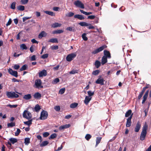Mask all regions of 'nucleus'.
<instances>
[{"instance_id": "7ed1b4c3", "label": "nucleus", "mask_w": 151, "mask_h": 151, "mask_svg": "<svg viewBox=\"0 0 151 151\" xmlns=\"http://www.w3.org/2000/svg\"><path fill=\"white\" fill-rule=\"evenodd\" d=\"M23 118L29 120L32 118V114L29 111L25 110L23 112Z\"/></svg>"}, {"instance_id": "f704fd0d", "label": "nucleus", "mask_w": 151, "mask_h": 151, "mask_svg": "<svg viewBox=\"0 0 151 151\" xmlns=\"http://www.w3.org/2000/svg\"><path fill=\"white\" fill-rule=\"evenodd\" d=\"M63 31L61 29L55 30L52 33L53 34H60L63 32Z\"/></svg>"}, {"instance_id": "37998d69", "label": "nucleus", "mask_w": 151, "mask_h": 151, "mask_svg": "<svg viewBox=\"0 0 151 151\" xmlns=\"http://www.w3.org/2000/svg\"><path fill=\"white\" fill-rule=\"evenodd\" d=\"M20 47L22 50H27V47L24 44H22L20 45Z\"/></svg>"}, {"instance_id": "09e8293b", "label": "nucleus", "mask_w": 151, "mask_h": 151, "mask_svg": "<svg viewBox=\"0 0 151 151\" xmlns=\"http://www.w3.org/2000/svg\"><path fill=\"white\" fill-rule=\"evenodd\" d=\"M86 33H84L82 35V38L85 41H87L88 40V38L86 36Z\"/></svg>"}, {"instance_id": "58836bf2", "label": "nucleus", "mask_w": 151, "mask_h": 151, "mask_svg": "<svg viewBox=\"0 0 151 151\" xmlns=\"http://www.w3.org/2000/svg\"><path fill=\"white\" fill-rule=\"evenodd\" d=\"M59 79L58 78H56L52 81V83L53 84H56L58 82H59Z\"/></svg>"}, {"instance_id": "6ab92c4d", "label": "nucleus", "mask_w": 151, "mask_h": 151, "mask_svg": "<svg viewBox=\"0 0 151 151\" xmlns=\"http://www.w3.org/2000/svg\"><path fill=\"white\" fill-rule=\"evenodd\" d=\"M33 96L35 99H40L41 97V95L39 93L37 92L34 94Z\"/></svg>"}, {"instance_id": "412c9836", "label": "nucleus", "mask_w": 151, "mask_h": 151, "mask_svg": "<svg viewBox=\"0 0 151 151\" xmlns=\"http://www.w3.org/2000/svg\"><path fill=\"white\" fill-rule=\"evenodd\" d=\"M107 58L105 56H103L101 59V64L103 65L107 62Z\"/></svg>"}, {"instance_id": "5fc2aeb1", "label": "nucleus", "mask_w": 151, "mask_h": 151, "mask_svg": "<svg viewBox=\"0 0 151 151\" xmlns=\"http://www.w3.org/2000/svg\"><path fill=\"white\" fill-rule=\"evenodd\" d=\"M48 56V54H44L42 55L41 56V58L42 59H45L46 58H47Z\"/></svg>"}, {"instance_id": "8fccbe9b", "label": "nucleus", "mask_w": 151, "mask_h": 151, "mask_svg": "<svg viewBox=\"0 0 151 151\" xmlns=\"http://www.w3.org/2000/svg\"><path fill=\"white\" fill-rule=\"evenodd\" d=\"M65 91V88H61L60 89L59 91V93L61 94H63Z\"/></svg>"}, {"instance_id": "b1692460", "label": "nucleus", "mask_w": 151, "mask_h": 151, "mask_svg": "<svg viewBox=\"0 0 151 151\" xmlns=\"http://www.w3.org/2000/svg\"><path fill=\"white\" fill-rule=\"evenodd\" d=\"M9 140L13 144H14L17 141V139L16 138H11L9 139Z\"/></svg>"}, {"instance_id": "39448f33", "label": "nucleus", "mask_w": 151, "mask_h": 151, "mask_svg": "<svg viewBox=\"0 0 151 151\" xmlns=\"http://www.w3.org/2000/svg\"><path fill=\"white\" fill-rule=\"evenodd\" d=\"M76 56V53L70 54L68 55L66 57V60L68 61H71Z\"/></svg>"}, {"instance_id": "e2e57ef3", "label": "nucleus", "mask_w": 151, "mask_h": 151, "mask_svg": "<svg viewBox=\"0 0 151 151\" xmlns=\"http://www.w3.org/2000/svg\"><path fill=\"white\" fill-rule=\"evenodd\" d=\"M55 109L57 111H60V108L59 106H56L54 107Z\"/></svg>"}, {"instance_id": "49530a36", "label": "nucleus", "mask_w": 151, "mask_h": 151, "mask_svg": "<svg viewBox=\"0 0 151 151\" xmlns=\"http://www.w3.org/2000/svg\"><path fill=\"white\" fill-rule=\"evenodd\" d=\"M74 14L73 13L71 12H70L66 14V16L69 17H72L73 16Z\"/></svg>"}, {"instance_id": "393cba45", "label": "nucleus", "mask_w": 151, "mask_h": 151, "mask_svg": "<svg viewBox=\"0 0 151 151\" xmlns=\"http://www.w3.org/2000/svg\"><path fill=\"white\" fill-rule=\"evenodd\" d=\"M48 143L49 142L47 141H45L41 143L40 144V146L41 147L45 146L47 145Z\"/></svg>"}, {"instance_id": "473e14b6", "label": "nucleus", "mask_w": 151, "mask_h": 151, "mask_svg": "<svg viewBox=\"0 0 151 151\" xmlns=\"http://www.w3.org/2000/svg\"><path fill=\"white\" fill-rule=\"evenodd\" d=\"M44 12L47 14L53 16H54L55 14L54 13L52 12L48 11H45Z\"/></svg>"}, {"instance_id": "680f3d73", "label": "nucleus", "mask_w": 151, "mask_h": 151, "mask_svg": "<svg viewBox=\"0 0 151 151\" xmlns=\"http://www.w3.org/2000/svg\"><path fill=\"white\" fill-rule=\"evenodd\" d=\"M30 60L34 61L36 60V56L35 55H33L30 58Z\"/></svg>"}, {"instance_id": "864d4df0", "label": "nucleus", "mask_w": 151, "mask_h": 151, "mask_svg": "<svg viewBox=\"0 0 151 151\" xmlns=\"http://www.w3.org/2000/svg\"><path fill=\"white\" fill-rule=\"evenodd\" d=\"M21 132V130L19 129H17V131L15 133V136H18L20 134Z\"/></svg>"}, {"instance_id": "c03bdc74", "label": "nucleus", "mask_w": 151, "mask_h": 151, "mask_svg": "<svg viewBox=\"0 0 151 151\" xmlns=\"http://www.w3.org/2000/svg\"><path fill=\"white\" fill-rule=\"evenodd\" d=\"M88 94V96L91 97V96H93L94 94V92H92L91 91H89L87 92Z\"/></svg>"}, {"instance_id": "f8f14e48", "label": "nucleus", "mask_w": 151, "mask_h": 151, "mask_svg": "<svg viewBox=\"0 0 151 151\" xmlns=\"http://www.w3.org/2000/svg\"><path fill=\"white\" fill-rule=\"evenodd\" d=\"M149 92V90H147V91L145 92L144 96H143V99L142 102V104H144L145 103L146 101V100L148 96Z\"/></svg>"}, {"instance_id": "e433bc0d", "label": "nucleus", "mask_w": 151, "mask_h": 151, "mask_svg": "<svg viewBox=\"0 0 151 151\" xmlns=\"http://www.w3.org/2000/svg\"><path fill=\"white\" fill-rule=\"evenodd\" d=\"M18 10L20 11H23L24 10V6L22 5H19L17 7Z\"/></svg>"}, {"instance_id": "0e129e2a", "label": "nucleus", "mask_w": 151, "mask_h": 151, "mask_svg": "<svg viewBox=\"0 0 151 151\" xmlns=\"http://www.w3.org/2000/svg\"><path fill=\"white\" fill-rule=\"evenodd\" d=\"M8 106L10 108H15L17 106V105H11V104H9L8 105Z\"/></svg>"}, {"instance_id": "3c124183", "label": "nucleus", "mask_w": 151, "mask_h": 151, "mask_svg": "<svg viewBox=\"0 0 151 151\" xmlns=\"http://www.w3.org/2000/svg\"><path fill=\"white\" fill-rule=\"evenodd\" d=\"M66 30L70 31H74V28L73 27H68L66 28Z\"/></svg>"}, {"instance_id": "72a5a7b5", "label": "nucleus", "mask_w": 151, "mask_h": 151, "mask_svg": "<svg viewBox=\"0 0 151 151\" xmlns=\"http://www.w3.org/2000/svg\"><path fill=\"white\" fill-rule=\"evenodd\" d=\"M78 105V104L77 103H73L70 104V107L71 108H74L76 107Z\"/></svg>"}, {"instance_id": "9d476101", "label": "nucleus", "mask_w": 151, "mask_h": 151, "mask_svg": "<svg viewBox=\"0 0 151 151\" xmlns=\"http://www.w3.org/2000/svg\"><path fill=\"white\" fill-rule=\"evenodd\" d=\"M148 88L149 87L147 86H146L143 88L142 91L140 92L139 94V95L138 96L137 98L139 100L141 98L144 92H145V90H146V89Z\"/></svg>"}, {"instance_id": "c756f323", "label": "nucleus", "mask_w": 151, "mask_h": 151, "mask_svg": "<svg viewBox=\"0 0 151 151\" xmlns=\"http://www.w3.org/2000/svg\"><path fill=\"white\" fill-rule=\"evenodd\" d=\"M61 25L60 24L58 23H55L52 25V27L53 28H56L58 27H60Z\"/></svg>"}, {"instance_id": "a211bd4d", "label": "nucleus", "mask_w": 151, "mask_h": 151, "mask_svg": "<svg viewBox=\"0 0 151 151\" xmlns=\"http://www.w3.org/2000/svg\"><path fill=\"white\" fill-rule=\"evenodd\" d=\"M47 33L43 31H42L39 34L38 37L40 38H42L43 37H45L47 36Z\"/></svg>"}, {"instance_id": "7c9ffc66", "label": "nucleus", "mask_w": 151, "mask_h": 151, "mask_svg": "<svg viewBox=\"0 0 151 151\" xmlns=\"http://www.w3.org/2000/svg\"><path fill=\"white\" fill-rule=\"evenodd\" d=\"M15 123L13 122H11L10 123H9L7 124V127L8 128L12 127L15 126Z\"/></svg>"}, {"instance_id": "338daca9", "label": "nucleus", "mask_w": 151, "mask_h": 151, "mask_svg": "<svg viewBox=\"0 0 151 151\" xmlns=\"http://www.w3.org/2000/svg\"><path fill=\"white\" fill-rule=\"evenodd\" d=\"M12 22V20L10 18L8 21V22L6 24V26H8L10 25Z\"/></svg>"}, {"instance_id": "2f4dec72", "label": "nucleus", "mask_w": 151, "mask_h": 151, "mask_svg": "<svg viewBox=\"0 0 151 151\" xmlns=\"http://www.w3.org/2000/svg\"><path fill=\"white\" fill-rule=\"evenodd\" d=\"M78 24L82 27L87 26H88V23L85 22H81L78 23Z\"/></svg>"}, {"instance_id": "4c0bfd02", "label": "nucleus", "mask_w": 151, "mask_h": 151, "mask_svg": "<svg viewBox=\"0 0 151 151\" xmlns=\"http://www.w3.org/2000/svg\"><path fill=\"white\" fill-rule=\"evenodd\" d=\"M148 128L147 125L146 123H145L142 128V131L147 132V130Z\"/></svg>"}, {"instance_id": "20e7f679", "label": "nucleus", "mask_w": 151, "mask_h": 151, "mask_svg": "<svg viewBox=\"0 0 151 151\" xmlns=\"http://www.w3.org/2000/svg\"><path fill=\"white\" fill-rule=\"evenodd\" d=\"M107 47L106 45H104L99 48L96 49L95 50L92 52V54H96L103 50L104 49Z\"/></svg>"}, {"instance_id": "2eb2a0df", "label": "nucleus", "mask_w": 151, "mask_h": 151, "mask_svg": "<svg viewBox=\"0 0 151 151\" xmlns=\"http://www.w3.org/2000/svg\"><path fill=\"white\" fill-rule=\"evenodd\" d=\"M91 97H89V96H86L84 100V103L86 105H87L88 104L89 101L91 100Z\"/></svg>"}, {"instance_id": "4468645a", "label": "nucleus", "mask_w": 151, "mask_h": 151, "mask_svg": "<svg viewBox=\"0 0 151 151\" xmlns=\"http://www.w3.org/2000/svg\"><path fill=\"white\" fill-rule=\"evenodd\" d=\"M74 17L75 18L78 19L80 20H83L85 19L83 16L82 15L76 14L74 15Z\"/></svg>"}, {"instance_id": "774afa93", "label": "nucleus", "mask_w": 151, "mask_h": 151, "mask_svg": "<svg viewBox=\"0 0 151 151\" xmlns=\"http://www.w3.org/2000/svg\"><path fill=\"white\" fill-rule=\"evenodd\" d=\"M20 67V66L19 65L16 64L14 65V68L15 70L18 69Z\"/></svg>"}, {"instance_id": "1a4fd4ad", "label": "nucleus", "mask_w": 151, "mask_h": 151, "mask_svg": "<svg viewBox=\"0 0 151 151\" xmlns=\"http://www.w3.org/2000/svg\"><path fill=\"white\" fill-rule=\"evenodd\" d=\"M99 78L95 81V83L97 84H100L101 85H104V80L103 78H101V76H99Z\"/></svg>"}, {"instance_id": "dca6fc26", "label": "nucleus", "mask_w": 151, "mask_h": 151, "mask_svg": "<svg viewBox=\"0 0 151 151\" xmlns=\"http://www.w3.org/2000/svg\"><path fill=\"white\" fill-rule=\"evenodd\" d=\"M104 56H105L109 58H111L110 53L109 51L105 50L104 51Z\"/></svg>"}, {"instance_id": "ea45409f", "label": "nucleus", "mask_w": 151, "mask_h": 151, "mask_svg": "<svg viewBox=\"0 0 151 151\" xmlns=\"http://www.w3.org/2000/svg\"><path fill=\"white\" fill-rule=\"evenodd\" d=\"M131 121H129L127 120L126 126L127 127H129L131 126Z\"/></svg>"}, {"instance_id": "c9c22d12", "label": "nucleus", "mask_w": 151, "mask_h": 151, "mask_svg": "<svg viewBox=\"0 0 151 151\" xmlns=\"http://www.w3.org/2000/svg\"><path fill=\"white\" fill-rule=\"evenodd\" d=\"M40 109L41 108L39 104H37L35 105V109L36 112H38Z\"/></svg>"}, {"instance_id": "f03ea898", "label": "nucleus", "mask_w": 151, "mask_h": 151, "mask_svg": "<svg viewBox=\"0 0 151 151\" xmlns=\"http://www.w3.org/2000/svg\"><path fill=\"white\" fill-rule=\"evenodd\" d=\"M48 115V113L47 111L43 110L41 112L40 116L39 119L41 120H45L47 118Z\"/></svg>"}, {"instance_id": "aec40b11", "label": "nucleus", "mask_w": 151, "mask_h": 151, "mask_svg": "<svg viewBox=\"0 0 151 151\" xmlns=\"http://www.w3.org/2000/svg\"><path fill=\"white\" fill-rule=\"evenodd\" d=\"M32 98L31 94H29L26 95H25L23 97L24 99L26 100H28Z\"/></svg>"}, {"instance_id": "4d7b16f0", "label": "nucleus", "mask_w": 151, "mask_h": 151, "mask_svg": "<svg viewBox=\"0 0 151 151\" xmlns=\"http://www.w3.org/2000/svg\"><path fill=\"white\" fill-rule=\"evenodd\" d=\"M28 0H21V2L23 4H25L28 2Z\"/></svg>"}, {"instance_id": "9b49d317", "label": "nucleus", "mask_w": 151, "mask_h": 151, "mask_svg": "<svg viewBox=\"0 0 151 151\" xmlns=\"http://www.w3.org/2000/svg\"><path fill=\"white\" fill-rule=\"evenodd\" d=\"M141 127V124L140 122L138 121L134 128V131L136 132H138L140 129Z\"/></svg>"}, {"instance_id": "69168bd1", "label": "nucleus", "mask_w": 151, "mask_h": 151, "mask_svg": "<svg viewBox=\"0 0 151 151\" xmlns=\"http://www.w3.org/2000/svg\"><path fill=\"white\" fill-rule=\"evenodd\" d=\"M31 18V17H25L23 18V22H24L27 19H30Z\"/></svg>"}, {"instance_id": "f3484780", "label": "nucleus", "mask_w": 151, "mask_h": 151, "mask_svg": "<svg viewBox=\"0 0 151 151\" xmlns=\"http://www.w3.org/2000/svg\"><path fill=\"white\" fill-rule=\"evenodd\" d=\"M147 132L142 131L140 135V139L142 141L144 140L145 138Z\"/></svg>"}, {"instance_id": "a19ab883", "label": "nucleus", "mask_w": 151, "mask_h": 151, "mask_svg": "<svg viewBox=\"0 0 151 151\" xmlns=\"http://www.w3.org/2000/svg\"><path fill=\"white\" fill-rule=\"evenodd\" d=\"M30 142V139L27 137L24 139V143L25 145H28Z\"/></svg>"}, {"instance_id": "a18cd8bd", "label": "nucleus", "mask_w": 151, "mask_h": 151, "mask_svg": "<svg viewBox=\"0 0 151 151\" xmlns=\"http://www.w3.org/2000/svg\"><path fill=\"white\" fill-rule=\"evenodd\" d=\"M100 72V70H96L93 71L92 73L93 75L96 76L98 75Z\"/></svg>"}, {"instance_id": "79ce46f5", "label": "nucleus", "mask_w": 151, "mask_h": 151, "mask_svg": "<svg viewBox=\"0 0 151 151\" xmlns=\"http://www.w3.org/2000/svg\"><path fill=\"white\" fill-rule=\"evenodd\" d=\"M92 137L91 135L89 134H87L86 135L85 138L87 141H89Z\"/></svg>"}, {"instance_id": "0eeeda50", "label": "nucleus", "mask_w": 151, "mask_h": 151, "mask_svg": "<svg viewBox=\"0 0 151 151\" xmlns=\"http://www.w3.org/2000/svg\"><path fill=\"white\" fill-rule=\"evenodd\" d=\"M42 81L40 79H37L35 81V85L36 88H39V87L43 88V86L41 85Z\"/></svg>"}, {"instance_id": "c85d7f7f", "label": "nucleus", "mask_w": 151, "mask_h": 151, "mask_svg": "<svg viewBox=\"0 0 151 151\" xmlns=\"http://www.w3.org/2000/svg\"><path fill=\"white\" fill-rule=\"evenodd\" d=\"M28 66L27 64H25L23 65L22 67L20 69V70L21 71L24 70H27V69Z\"/></svg>"}, {"instance_id": "bf43d9fd", "label": "nucleus", "mask_w": 151, "mask_h": 151, "mask_svg": "<svg viewBox=\"0 0 151 151\" xmlns=\"http://www.w3.org/2000/svg\"><path fill=\"white\" fill-rule=\"evenodd\" d=\"M51 49L52 50H57L58 49V45H54L51 47Z\"/></svg>"}, {"instance_id": "603ef678", "label": "nucleus", "mask_w": 151, "mask_h": 151, "mask_svg": "<svg viewBox=\"0 0 151 151\" xmlns=\"http://www.w3.org/2000/svg\"><path fill=\"white\" fill-rule=\"evenodd\" d=\"M16 3L15 2H13L11 5V8L12 9H15Z\"/></svg>"}, {"instance_id": "052dcab7", "label": "nucleus", "mask_w": 151, "mask_h": 151, "mask_svg": "<svg viewBox=\"0 0 151 151\" xmlns=\"http://www.w3.org/2000/svg\"><path fill=\"white\" fill-rule=\"evenodd\" d=\"M43 134L44 137H46L49 135L50 134L48 132H46L43 133Z\"/></svg>"}, {"instance_id": "423d86ee", "label": "nucleus", "mask_w": 151, "mask_h": 151, "mask_svg": "<svg viewBox=\"0 0 151 151\" xmlns=\"http://www.w3.org/2000/svg\"><path fill=\"white\" fill-rule=\"evenodd\" d=\"M74 4L76 6L79 8L82 9L84 8V4L79 0H78L75 1L74 2Z\"/></svg>"}, {"instance_id": "f257e3e1", "label": "nucleus", "mask_w": 151, "mask_h": 151, "mask_svg": "<svg viewBox=\"0 0 151 151\" xmlns=\"http://www.w3.org/2000/svg\"><path fill=\"white\" fill-rule=\"evenodd\" d=\"M16 92L14 91H6V95L9 98L14 99L19 97V95L16 93Z\"/></svg>"}, {"instance_id": "ddd939ff", "label": "nucleus", "mask_w": 151, "mask_h": 151, "mask_svg": "<svg viewBox=\"0 0 151 151\" xmlns=\"http://www.w3.org/2000/svg\"><path fill=\"white\" fill-rule=\"evenodd\" d=\"M47 75V71L45 70H43L39 73V76L40 77L46 76Z\"/></svg>"}, {"instance_id": "cd10ccee", "label": "nucleus", "mask_w": 151, "mask_h": 151, "mask_svg": "<svg viewBox=\"0 0 151 151\" xmlns=\"http://www.w3.org/2000/svg\"><path fill=\"white\" fill-rule=\"evenodd\" d=\"M132 111L131 109L129 110L125 114V117H128L131 115Z\"/></svg>"}, {"instance_id": "6e6552de", "label": "nucleus", "mask_w": 151, "mask_h": 151, "mask_svg": "<svg viewBox=\"0 0 151 151\" xmlns=\"http://www.w3.org/2000/svg\"><path fill=\"white\" fill-rule=\"evenodd\" d=\"M9 73L12 76L15 77H18V73L17 71L13 70L12 68H9L8 70Z\"/></svg>"}, {"instance_id": "bb28decb", "label": "nucleus", "mask_w": 151, "mask_h": 151, "mask_svg": "<svg viewBox=\"0 0 151 151\" xmlns=\"http://www.w3.org/2000/svg\"><path fill=\"white\" fill-rule=\"evenodd\" d=\"M95 65L97 68H98L101 65V62L98 60H96L95 63Z\"/></svg>"}, {"instance_id": "a878e982", "label": "nucleus", "mask_w": 151, "mask_h": 151, "mask_svg": "<svg viewBox=\"0 0 151 151\" xmlns=\"http://www.w3.org/2000/svg\"><path fill=\"white\" fill-rule=\"evenodd\" d=\"M49 42H51L54 43H58V39L57 38H51L48 41Z\"/></svg>"}, {"instance_id": "4be33fe9", "label": "nucleus", "mask_w": 151, "mask_h": 151, "mask_svg": "<svg viewBox=\"0 0 151 151\" xmlns=\"http://www.w3.org/2000/svg\"><path fill=\"white\" fill-rule=\"evenodd\" d=\"M32 119H29L28 121L26 122H24V123L26 125H28L30 127V125L32 124Z\"/></svg>"}, {"instance_id": "13d9d810", "label": "nucleus", "mask_w": 151, "mask_h": 151, "mask_svg": "<svg viewBox=\"0 0 151 151\" xmlns=\"http://www.w3.org/2000/svg\"><path fill=\"white\" fill-rule=\"evenodd\" d=\"M95 16L92 15L88 16L87 17V19H94L95 18Z\"/></svg>"}, {"instance_id": "5701e85b", "label": "nucleus", "mask_w": 151, "mask_h": 151, "mask_svg": "<svg viewBox=\"0 0 151 151\" xmlns=\"http://www.w3.org/2000/svg\"><path fill=\"white\" fill-rule=\"evenodd\" d=\"M102 138L100 137H97L96 139V146H97L100 143Z\"/></svg>"}, {"instance_id": "de8ad7c7", "label": "nucleus", "mask_w": 151, "mask_h": 151, "mask_svg": "<svg viewBox=\"0 0 151 151\" xmlns=\"http://www.w3.org/2000/svg\"><path fill=\"white\" fill-rule=\"evenodd\" d=\"M57 136V134H56L54 133L51 135L50 137H49V139H54Z\"/></svg>"}, {"instance_id": "6e6d98bb", "label": "nucleus", "mask_w": 151, "mask_h": 151, "mask_svg": "<svg viewBox=\"0 0 151 151\" xmlns=\"http://www.w3.org/2000/svg\"><path fill=\"white\" fill-rule=\"evenodd\" d=\"M88 27L87 28L89 29H95V27L91 25V24L88 23Z\"/></svg>"}]
</instances>
